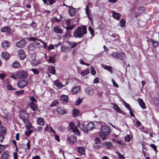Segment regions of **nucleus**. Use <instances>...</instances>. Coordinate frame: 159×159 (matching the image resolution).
<instances>
[{
	"instance_id": "nucleus-60",
	"label": "nucleus",
	"mask_w": 159,
	"mask_h": 159,
	"mask_svg": "<svg viewBox=\"0 0 159 159\" xmlns=\"http://www.w3.org/2000/svg\"><path fill=\"white\" fill-rule=\"evenodd\" d=\"M81 123H83V127L84 128H86V125H84V123L83 122H79L78 123V124L77 125V126L80 129V124Z\"/></svg>"
},
{
	"instance_id": "nucleus-3",
	"label": "nucleus",
	"mask_w": 159,
	"mask_h": 159,
	"mask_svg": "<svg viewBox=\"0 0 159 159\" xmlns=\"http://www.w3.org/2000/svg\"><path fill=\"white\" fill-rule=\"evenodd\" d=\"M80 129L85 133H87L88 131H90L94 128L95 125L93 122H89L86 125V127L84 129L83 127V123L80 124Z\"/></svg>"
},
{
	"instance_id": "nucleus-57",
	"label": "nucleus",
	"mask_w": 159,
	"mask_h": 159,
	"mask_svg": "<svg viewBox=\"0 0 159 159\" xmlns=\"http://www.w3.org/2000/svg\"><path fill=\"white\" fill-rule=\"evenodd\" d=\"M5 145L0 144V154L4 150Z\"/></svg>"
},
{
	"instance_id": "nucleus-10",
	"label": "nucleus",
	"mask_w": 159,
	"mask_h": 159,
	"mask_svg": "<svg viewBox=\"0 0 159 159\" xmlns=\"http://www.w3.org/2000/svg\"><path fill=\"white\" fill-rule=\"evenodd\" d=\"M10 157V153L8 151L3 152L1 155V159H8Z\"/></svg>"
},
{
	"instance_id": "nucleus-36",
	"label": "nucleus",
	"mask_w": 159,
	"mask_h": 159,
	"mask_svg": "<svg viewBox=\"0 0 159 159\" xmlns=\"http://www.w3.org/2000/svg\"><path fill=\"white\" fill-rule=\"evenodd\" d=\"M28 39L30 41H35V40H39L40 42L41 43H42L43 44L45 42L43 41H42L41 39H39L37 40L36 38L33 37H30V38H29Z\"/></svg>"
},
{
	"instance_id": "nucleus-56",
	"label": "nucleus",
	"mask_w": 159,
	"mask_h": 159,
	"mask_svg": "<svg viewBox=\"0 0 159 159\" xmlns=\"http://www.w3.org/2000/svg\"><path fill=\"white\" fill-rule=\"evenodd\" d=\"M75 126H74V124L73 122H71L69 124V128L70 129H72Z\"/></svg>"
},
{
	"instance_id": "nucleus-43",
	"label": "nucleus",
	"mask_w": 159,
	"mask_h": 159,
	"mask_svg": "<svg viewBox=\"0 0 159 159\" xmlns=\"http://www.w3.org/2000/svg\"><path fill=\"white\" fill-rule=\"evenodd\" d=\"M24 91L21 90L17 91L15 92V94L17 96H19L21 94H23L24 93Z\"/></svg>"
},
{
	"instance_id": "nucleus-9",
	"label": "nucleus",
	"mask_w": 159,
	"mask_h": 159,
	"mask_svg": "<svg viewBox=\"0 0 159 159\" xmlns=\"http://www.w3.org/2000/svg\"><path fill=\"white\" fill-rule=\"evenodd\" d=\"M53 32L57 34H61L63 32V30L60 26L56 25L53 28Z\"/></svg>"
},
{
	"instance_id": "nucleus-24",
	"label": "nucleus",
	"mask_w": 159,
	"mask_h": 159,
	"mask_svg": "<svg viewBox=\"0 0 159 159\" xmlns=\"http://www.w3.org/2000/svg\"><path fill=\"white\" fill-rule=\"evenodd\" d=\"M2 57L5 60H7L10 57V55L7 52H3L2 54Z\"/></svg>"
},
{
	"instance_id": "nucleus-42",
	"label": "nucleus",
	"mask_w": 159,
	"mask_h": 159,
	"mask_svg": "<svg viewBox=\"0 0 159 159\" xmlns=\"http://www.w3.org/2000/svg\"><path fill=\"white\" fill-rule=\"evenodd\" d=\"M112 140L114 143H117L119 144L122 145L123 144L121 141L117 139L114 138L112 139Z\"/></svg>"
},
{
	"instance_id": "nucleus-44",
	"label": "nucleus",
	"mask_w": 159,
	"mask_h": 159,
	"mask_svg": "<svg viewBox=\"0 0 159 159\" xmlns=\"http://www.w3.org/2000/svg\"><path fill=\"white\" fill-rule=\"evenodd\" d=\"M91 73L93 75H94L96 72L93 66H91L90 67Z\"/></svg>"
},
{
	"instance_id": "nucleus-18",
	"label": "nucleus",
	"mask_w": 159,
	"mask_h": 159,
	"mask_svg": "<svg viewBox=\"0 0 159 159\" xmlns=\"http://www.w3.org/2000/svg\"><path fill=\"white\" fill-rule=\"evenodd\" d=\"M18 55L20 59L22 60L25 59V55L24 52L22 50H20L19 51Z\"/></svg>"
},
{
	"instance_id": "nucleus-50",
	"label": "nucleus",
	"mask_w": 159,
	"mask_h": 159,
	"mask_svg": "<svg viewBox=\"0 0 159 159\" xmlns=\"http://www.w3.org/2000/svg\"><path fill=\"white\" fill-rule=\"evenodd\" d=\"M116 153L117 154L119 159H125L124 157L119 152L117 151Z\"/></svg>"
},
{
	"instance_id": "nucleus-29",
	"label": "nucleus",
	"mask_w": 159,
	"mask_h": 159,
	"mask_svg": "<svg viewBox=\"0 0 159 159\" xmlns=\"http://www.w3.org/2000/svg\"><path fill=\"white\" fill-rule=\"evenodd\" d=\"M7 129L5 127L3 126H0V134H5L6 133Z\"/></svg>"
},
{
	"instance_id": "nucleus-64",
	"label": "nucleus",
	"mask_w": 159,
	"mask_h": 159,
	"mask_svg": "<svg viewBox=\"0 0 159 159\" xmlns=\"http://www.w3.org/2000/svg\"><path fill=\"white\" fill-rule=\"evenodd\" d=\"M151 147L155 151H156L157 150V147L154 144H151Z\"/></svg>"
},
{
	"instance_id": "nucleus-30",
	"label": "nucleus",
	"mask_w": 159,
	"mask_h": 159,
	"mask_svg": "<svg viewBox=\"0 0 159 159\" xmlns=\"http://www.w3.org/2000/svg\"><path fill=\"white\" fill-rule=\"evenodd\" d=\"M72 130L73 132L75 134L78 136L80 135V131L76 127H74Z\"/></svg>"
},
{
	"instance_id": "nucleus-15",
	"label": "nucleus",
	"mask_w": 159,
	"mask_h": 159,
	"mask_svg": "<svg viewBox=\"0 0 159 159\" xmlns=\"http://www.w3.org/2000/svg\"><path fill=\"white\" fill-rule=\"evenodd\" d=\"M29 105L30 108L33 111H36L38 110V106L36 104L31 102L29 103Z\"/></svg>"
},
{
	"instance_id": "nucleus-17",
	"label": "nucleus",
	"mask_w": 159,
	"mask_h": 159,
	"mask_svg": "<svg viewBox=\"0 0 159 159\" xmlns=\"http://www.w3.org/2000/svg\"><path fill=\"white\" fill-rule=\"evenodd\" d=\"M111 13L112 14V16L115 19L119 20L120 17V14L119 13H117L115 11H112Z\"/></svg>"
},
{
	"instance_id": "nucleus-21",
	"label": "nucleus",
	"mask_w": 159,
	"mask_h": 159,
	"mask_svg": "<svg viewBox=\"0 0 159 159\" xmlns=\"http://www.w3.org/2000/svg\"><path fill=\"white\" fill-rule=\"evenodd\" d=\"M76 137L74 135H71L68 138V139L72 143H74L77 141Z\"/></svg>"
},
{
	"instance_id": "nucleus-37",
	"label": "nucleus",
	"mask_w": 159,
	"mask_h": 159,
	"mask_svg": "<svg viewBox=\"0 0 159 159\" xmlns=\"http://www.w3.org/2000/svg\"><path fill=\"white\" fill-rule=\"evenodd\" d=\"M48 61L49 63H54L56 61V60L53 57H48Z\"/></svg>"
},
{
	"instance_id": "nucleus-48",
	"label": "nucleus",
	"mask_w": 159,
	"mask_h": 159,
	"mask_svg": "<svg viewBox=\"0 0 159 159\" xmlns=\"http://www.w3.org/2000/svg\"><path fill=\"white\" fill-rule=\"evenodd\" d=\"M88 30L90 31V34L92 35V36H94V31L92 27L90 26H89V27Z\"/></svg>"
},
{
	"instance_id": "nucleus-58",
	"label": "nucleus",
	"mask_w": 159,
	"mask_h": 159,
	"mask_svg": "<svg viewBox=\"0 0 159 159\" xmlns=\"http://www.w3.org/2000/svg\"><path fill=\"white\" fill-rule=\"evenodd\" d=\"M111 81L113 85L115 87L118 88V84L116 83V82L115 81L113 80V79H112L111 80Z\"/></svg>"
},
{
	"instance_id": "nucleus-35",
	"label": "nucleus",
	"mask_w": 159,
	"mask_h": 159,
	"mask_svg": "<svg viewBox=\"0 0 159 159\" xmlns=\"http://www.w3.org/2000/svg\"><path fill=\"white\" fill-rule=\"evenodd\" d=\"M89 73V69L88 68L85 70L82 71L81 73V75L82 76H84L86 75H87Z\"/></svg>"
},
{
	"instance_id": "nucleus-1",
	"label": "nucleus",
	"mask_w": 159,
	"mask_h": 159,
	"mask_svg": "<svg viewBox=\"0 0 159 159\" xmlns=\"http://www.w3.org/2000/svg\"><path fill=\"white\" fill-rule=\"evenodd\" d=\"M87 28L85 26L82 25L77 27L76 30L74 32L73 36L75 38H82L87 33Z\"/></svg>"
},
{
	"instance_id": "nucleus-19",
	"label": "nucleus",
	"mask_w": 159,
	"mask_h": 159,
	"mask_svg": "<svg viewBox=\"0 0 159 159\" xmlns=\"http://www.w3.org/2000/svg\"><path fill=\"white\" fill-rule=\"evenodd\" d=\"M10 43L6 40L3 41L2 43V47L5 49L8 48L10 46Z\"/></svg>"
},
{
	"instance_id": "nucleus-38",
	"label": "nucleus",
	"mask_w": 159,
	"mask_h": 159,
	"mask_svg": "<svg viewBox=\"0 0 159 159\" xmlns=\"http://www.w3.org/2000/svg\"><path fill=\"white\" fill-rule=\"evenodd\" d=\"M145 10V8L142 6L140 7L138 9V11L140 13H143Z\"/></svg>"
},
{
	"instance_id": "nucleus-26",
	"label": "nucleus",
	"mask_w": 159,
	"mask_h": 159,
	"mask_svg": "<svg viewBox=\"0 0 159 159\" xmlns=\"http://www.w3.org/2000/svg\"><path fill=\"white\" fill-rule=\"evenodd\" d=\"M48 70L52 74H55V70L54 66H49L48 67Z\"/></svg>"
},
{
	"instance_id": "nucleus-6",
	"label": "nucleus",
	"mask_w": 159,
	"mask_h": 159,
	"mask_svg": "<svg viewBox=\"0 0 159 159\" xmlns=\"http://www.w3.org/2000/svg\"><path fill=\"white\" fill-rule=\"evenodd\" d=\"M111 56L115 57L117 58L120 59H122L125 58L126 55L123 53H117L116 52H113L111 54Z\"/></svg>"
},
{
	"instance_id": "nucleus-51",
	"label": "nucleus",
	"mask_w": 159,
	"mask_h": 159,
	"mask_svg": "<svg viewBox=\"0 0 159 159\" xmlns=\"http://www.w3.org/2000/svg\"><path fill=\"white\" fill-rule=\"evenodd\" d=\"M33 130H29L27 131H25V134L26 135L29 136L33 132Z\"/></svg>"
},
{
	"instance_id": "nucleus-11",
	"label": "nucleus",
	"mask_w": 159,
	"mask_h": 159,
	"mask_svg": "<svg viewBox=\"0 0 159 159\" xmlns=\"http://www.w3.org/2000/svg\"><path fill=\"white\" fill-rule=\"evenodd\" d=\"M85 91L87 94L90 96H92L94 93L93 89L90 87L86 88Z\"/></svg>"
},
{
	"instance_id": "nucleus-32",
	"label": "nucleus",
	"mask_w": 159,
	"mask_h": 159,
	"mask_svg": "<svg viewBox=\"0 0 159 159\" xmlns=\"http://www.w3.org/2000/svg\"><path fill=\"white\" fill-rule=\"evenodd\" d=\"M102 67L104 69L107 70L111 73H112V68L111 66L104 65Z\"/></svg>"
},
{
	"instance_id": "nucleus-55",
	"label": "nucleus",
	"mask_w": 159,
	"mask_h": 159,
	"mask_svg": "<svg viewBox=\"0 0 159 159\" xmlns=\"http://www.w3.org/2000/svg\"><path fill=\"white\" fill-rule=\"evenodd\" d=\"M27 124L28 125H26V127L28 130H29L32 127V126L31 123H29V122Z\"/></svg>"
},
{
	"instance_id": "nucleus-62",
	"label": "nucleus",
	"mask_w": 159,
	"mask_h": 159,
	"mask_svg": "<svg viewBox=\"0 0 159 159\" xmlns=\"http://www.w3.org/2000/svg\"><path fill=\"white\" fill-rule=\"evenodd\" d=\"M7 89L9 90H14L15 89L13 88L10 85H8L7 86Z\"/></svg>"
},
{
	"instance_id": "nucleus-34",
	"label": "nucleus",
	"mask_w": 159,
	"mask_h": 159,
	"mask_svg": "<svg viewBox=\"0 0 159 159\" xmlns=\"http://www.w3.org/2000/svg\"><path fill=\"white\" fill-rule=\"evenodd\" d=\"M113 108L117 112L120 113L121 110L120 107L116 104H114L113 106Z\"/></svg>"
},
{
	"instance_id": "nucleus-53",
	"label": "nucleus",
	"mask_w": 159,
	"mask_h": 159,
	"mask_svg": "<svg viewBox=\"0 0 159 159\" xmlns=\"http://www.w3.org/2000/svg\"><path fill=\"white\" fill-rule=\"evenodd\" d=\"M68 43L71 46V48H73L75 47L77 45L76 43H75L73 42H68Z\"/></svg>"
},
{
	"instance_id": "nucleus-31",
	"label": "nucleus",
	"mask_w": 159,
	"mask_h": 159,
	"mask_svg": "<svg viewBox=\"0 0 159 159\" xmlns=\"http://www.w3.org/2000/svg\"><path fill=\"white\" fill-rule=\"evenodd\" d=\"M78 152L81 154H84L85 153V149L83 147H79L77 148Z\"/></svg>"
},
{
	"instance_id": "nucleus-2",
	"label": "nucleus",
	"mask_w": 159,
	"mask_h": 159,
	"mask_svg": "<svg viewBox=\"0 0 159 159\" xmlns=\"http://www.w3.org/2000/svg\"><path fill=\"white\" fill-rule=\"evenodd\" d=\"M110 131V129L108 126L102 125L99 132V136L102 140L106 139L108 138Z\"/></svg>"
},
{
	"instance_id": "nucleus-41",
	"label": "nucleus",
	"mask_w": 159,
	"mask_h": 159,
	"mask_svg": "<svg viewBox=\"0 0 159 159\" xmlns=\"http://www.w3.org/2000/svg\"><path fill=\"white\" fill-rule=\"evenodd\" d=\"M59 104L57 100H54L51 104L50 107H52L58 105Z\"/></svg>"
},
{
	"instance_id": "nucleus-4",
	"label": "nucleus",
	"mask_w": 159,
	"mask_h": 159,
	"mask_svg": "<svg viewBox=\"0 0 159 159\" xmlns=\"http://www.w3.org/2000/svg\"><path fill=\"white\" fill-rule=\"evenodd\" d=\"M19 117L23 120L25 124H27L28 123V115L25 111H20L19 112Z\"/></svg>"
},
{
	"instance_id": "nucleus-52",
	"label": "nucleus",
	"mask_w": 159,
	"mask_h": 159,
	"mask_svg": "<svg viewBox=\"0 0 159 159\" xmlns=\"http://www.w3.org/2000/svg\"><path fill=\"white\" fill-rule=\"evenodd\" d=\"M79 115V111L77 109H74L73 112V115L74 116H77Z\"/></svg>"
},
{
	"instance_id": "nucleus-12",
	"label": "nucleus",
	"mask_w": 159,
	"mask_h": 159,
	"mask_svg": "<svg viewBox=\"0 0 159 159\" xmlns=\"http://www.w3.org/2000/svg\"><path fill=\"white\" fill-rule=\"evenodd\" d=\"M57 111L58 113L60 114H64L67 112V111L64 108L58 107L57 108Z\"/></svg>"
},
{
	"instance_id": "nucleus-61",
	"label": "nucleus",
	"mask_w": 159,
	"mask_h": 159,
	"mask_svg": "<svg viewBox=\"0 0 159 159\" xmlns=\"http://www.w3.org/2000/svg\"><path fill=\"white\" fill-rule=\"evenodd\" d=\"M152 42L153 43V46L154 47H157L158 44V43L157 42H154L153 40H152Z\"/></svg>"
},
{
	"instance_id": "nucleus-5",
	"label": "nucleus",
	"mask_w": 159,
	"mask_h": 159,
	"mask_svg": "<svg viewBox=\"0 0 159 159\" xmlns=\"http://www.w3.org/2000/svg\"><path fill=\"white\" fill-rule=\"evenodd\" d=\"M16 75L19 79L25 78L28 76V73L24 70H21L16 73Z\"/></svg>"
},
{
	"instance_id": "nucleus-14",
	"label": "nucleus",
	"mask_w": 159,
	"mask_h": 159,
	"mask_svg": "<svg viewBox=\"0 0 159 159\" xmlns=\"http://www.w3.org/2000/svg\"><path fill=\"white\" fill-rule=\"evenodd\" d=\"M137 101L139 105L143 109H145L146 108L145 103L142 99L140 98H138Z\"/></svg>"
},
{
	"instance_id": "nucleus-46",
	"label": "nucleus",
	"mask_w": 159,
	"mask_h": 159,
	"mask_svg": "<svg viewBox=\"0 0 159 159\" xmlns=\"http://www.w3.org/2000/svg\"><path fill=\"white\" fill-rule=\"evenodd\" d=\"M131 139V136L129 135H126L125 137V140L127 142H129Z\"/></svg>"
},
{
	"instance_id": "nucleus-16",
	"label": "nucleus",
	"mask_w": 159,
	"mask_h": 159,
	"mask_svg": "<svg viewBox=\"0 0 159 159\" xmlns=\"http://www.w3.org/2000/svg\"><path fill=\"white\" fill-rule=\"evenodd\" d=\"M0 30L2 32H6L9 33H11V28L8 26L2 27L1 29Z\"/></svg>"
},
{
	"instance_id": "nucleus-54",
	"label": "nucleus",
	"mask_w": 159,
	"mask_h": 159,
	"mask_svg": "<svg viewBox=\"0 0 159 159\" xmlns=\"http://www.w3.org/2000/svg\"><path fill=\"white\" fill-rule=\"evenodd\" d=\"M27 139L28 140V142L26 144V147H27V149L29 150L30 147V141L28 139Z\"/></svg>"
},
{
	"instance_id": "nucleus-40",
	"label": "nucleus",
	"mask_w": 159,
	"mask_h": 159,
	"mask_svg": "<svg viewBox=\"0 0 159 159\" xmlns=\"http://www.w3.org/2000/svg\"><path fill=\"white\" fill-rule=\"evenodd\" d=\"M120 26L124 28L125 26V19H122L120 21Z\"/></svg>"
},
{
	"instance_id": "nucleus-22",
	"label": "nucleus",
	"mask_w": 159,
	"mask_h": 159,
	"mask_svg": "<svg viewBox=\"0 0 159 159\" xmlns=\"http://www.w3.org/2000/svg\"><path fill=\"white\" fill-rule=\"evenodd\" d=\"M37 121V124L39 125L43 126L44 124V120L42 118H38Z\"/></svg>"
},
{
	"instance_id": "nucleus-47",
	"label": "nucleus",
	"mask_w": 159,
	"mask_h": 159,
	"mask_svg": "<svg viewBox=\"0 0 159 159\" xmlns=\"http://www.w3.org/2000/svg\"><path fill=\"white\" fill-rule=\"evenodd\" d=\"M75 27V25H72L71 26L69 25L65 27V29L67 31L73 29Z\"/></svg>"
},
{
	"instance_id": "nucleus-13",
	"label": "nucleus",
	"mask_w": 159,
	"mask_h": 159,
	"mask_svg": "<svg viewBox=\"0 0 159 159\" xmlns=\"http://www.w3.org/2000/svg\"><path fill=\"white\" fill-rule=\"evenodd\" d=\"M80 90V87L79 86H76L72 88L71 90V93L73 94H76L79 93Z\"/></svg>"
},
{
	"instance_id": "nucleus-27",
	"label": "nucleus",
	"mask_w": 159,
	"mask_h": 159,
	"mask_svg": "<svg viewBox=\"0 0 159 159\" xmlns=\"http://www.w3.org/2000/svg\"><path fill=\"white\" fill-rule=\"evenodd\" d=\"M54 83L55 85L59 89L61 88L63 86L62 84L57 80L55 81Z\"/></svg>"
},
{
	"instance_id": "nucleus-59",
	"label": "nucleus",
	"mask_w": 159,
	"mask_h": 159,
	"mask_svg": "<svg viewBox=\"0 0 159 159\" xmlns=\"http://www.w3.org/2000/svg\"><path fill=\"white\" fill-rule=\"evenodd\" d=\"M30 100L32 101V102H37L36 99L34 97H29Z\"/></svg>"
},
{
	"instance_id": "nucleus-45",
	"label": "nucleus",
	"mask_w": 159,
	"mask_h": 159,
	"mask_svg": "<svg viewBox=\"0 0 159 159\" xmlns=\"http://www.w3.org/2000/svg\"><path fill=\"white\" fill-rule=\"evenodd\" d=\"M86 13L87 15V16L90 15V13L91 12V11L89 9L88 6H86L85 8Z\"/></svg>"
},
{
	"instance_id": "nucleus-25",
	"label": "nucleus",
	"mask_w": 159,
	"mask_h": 159,
	"mask_svg": "<svg viewBox=\"0 0 159 159\" xmlns=\"http://www.w3.org/2000/svg\"><path fill=\"white\" fill-rule=\"evenodd\" d=\"M69 13L71 16H75L76 14L75 9L73 8H70L69 9Z\"/></svg>"
},
{
	"instance_id": "nucleus-28",
	"label": "nucleus",
	"mask_w": 159,
	"mask_h": 159,
	"mask_svg": "<svg viewBox=\"0 0 159 159\" xmlns=\"http://www.w3.org/2000/svg\"><path fill=\"white\" fill-rule=\"evenodd\" d=\"M61 50L64 52H68L70 50V48L64 46H61Z\"/></svg>"
},
{
	"instance_id": "nucleus-7",
	"label": "nucleus",
	"mask_w": 159,
	"mask_h": 159,
	"mask_svg": "<svg viewBox=\"0 0 159 159\" xmlns=\"http://www.w3.org/2000/svg\"><path fill=\"white\" fill-rule=\"evenodd\" d=\"M28 84V81L26 80H24L18 81L17 83V85L19 88L22 89L26 86Z\"/></svg>"
},
{
	"instance_id": "nucleus-23",
	"label": "nucleus",
	"mask_w": 159,
	"mask_h": 159,
	"mask_svg": "<svg viewBox=\"0 0 159 159\" xmlns=\"http://www.w3.org/2000/svg\"><path fill=\"white\" fill-rule=\"evenodd\" d=\"M61 101L63 103H67L68 102V97L66 95H62L60 97Z\"/></svg>"
},
{
	"instance_id": "nucleus-8",
	"label": "nucleus",
	"mask_w": 159,
	"mask_h": 159,
	"mask_svg": "<svg viewBox=\"0 0 159 159\" xmlns=\"http://www.w3.org/2000/svg\"><path fill=\"white\" fill-rule=\"evenodd\" d=\"M26 44V41L25 40L23 39L17 42L16 45L19 48H22Z\"/></svg>"
},
{
	"instance_id": "nucleus-33",
	"label": "nucleus",
	"mask_w": 159,
	"mask_h": 159,
	"mask_svg": "<svg viewBox=\"0 0 159 159\" xmlns=\"http://www.w3.org/2000/svg\"><path fill=\"white\" fill-rule=\"evenodd\" d=\"M12 66L13 68H16L20 67V65L18 62L16 61L12 64Z\"/></svg>"
},
{
	"instance_id": "nucleus-20",
	"label": "nucleus",
	"mask_w": 159,
	"mask_h": 159,
	"mask_svg": "<svg viewBox=\"0 0 159 159\" xmlns=\"http://www.w3.org/2000/svg\"><path fill=\"white\" fill-rule=\"evenodd\" d=\"M103 144L104 147L106 148L110 149L112 148L111 143L110 142H104Z\"/></svg>"
},
{
	"instance_id": "nucleus-49",
	"label": "nucleus",
	"mask_w": 159,
	"mask_h": 159,
	"mask_svg": "<svg viewBox=\"0 0 159 159\" xmlns=\"http://www.w3.org/2000/svg\"><path fill=\"white\" fill-rule=\"evenodd\" d=\"M82 102V99L79 98L75 102V104L76 105H79Z\"/></svg>"
},
{
	"instance_id": "nucleus-39",
	"label": "nucleus",
	"mask_w": 159,
	"mask_h": 159,
	"mask_svg": "<svg viewBox=\"0 0 159 159\" xmlns=\"http://www.w3.org/2000/svg\"><path fill=\"white\" fill-rule=\"evenodd\" d=\"M30 70L35 75H38L40 72V71L39 70L35 68H31L30 69Z\"/></svg>"
},
{
	"instance_id": "nucleus-63",
	"label": "nucleus",
	"mask_w": 159,
	"mask_h": 159,
	"mask_svg": "<svg viewBox=\"0 0 159 159\" xmlns=\"http://www.w3.org/2000/svg\"><path fill=\"white\" fill-rule=\"evenodd\" d=\"M54 48V46L51 44L49 45V46L48 47V50L49 51H50L51 50L53 49Z\"/></svg>"
}]
</instances>
